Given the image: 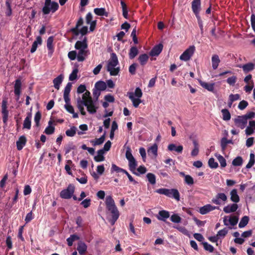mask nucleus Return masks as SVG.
Returning <instances> with one entry per match:
<instances>
[{"mask_svg": "<svg viewBox=\"0 0 255 255\" xmlns=\"http://www.w3.org/2000/svg\"><path fill=\"white\" fill-rule=\"evenodd\" d=\"M21 85V83L20 80L17 79L15 81L14 85V93L17 96L16 100L19 99V95L20 94Z\"/></svg>", "mask_w": 255, "mask_h": 255, "instance_id": "nucleus-22", "label": "nucleus"}, {"mask_svg": "<svg viewBox=\"0 0 255 255\" xmlns=\"http://www.w3.org/2000/svg\"><path fill=\"white\" fill-rule=\"evenodd\" d=\"M243 116L248 121V120L254 118L255 117V113L254 112H251L247 113L246 115H243Z\"/></svg>", "mask_w": 255, "mask_h": 255, "instance_id": "nucleus-62", "label": "nucleus"}, {"mask_svg": "<svg viewBox=\"0 0 255 255\" xmlns=\"http://www.w3.org/2000/svg\"><path fill=\"white\" fill-rule=\"evenodd\" d=\"M169 217V214L168 212L165 211H161L159 212L158 219L160 220H164Z\"/></svg>", "mask_w": 255, "mask_h": 255, "instance_id": "nucleus-42", "label": "nucleus"}, {"mask_svg": "<svg viewBox=\"0 0 255 255\" xmlns=\"http://www.w3.org/2000/svg\"><path fill=\"white\" fill-rule=\"evenodd\" d=\"M107 214L108 215V219L109 221L112 225H114L120 216L117 208L108 211Z\"/></svg>", "mask_w": 255, "mask_h": 255, "instance_id": "nucleus-6", "label": "nucleus"}, {"mask_svg": "<svg viewBox=\"0 0 255 255\" xmlns=\"http://www.w3.org/2000/svg\"><path fill=\"white\" fill-rule=\"evenodd\" d=\"M1 114L3 122L6 124L8 118V111L7 110V102L5 99L3 100L1 103Z\"/></svg>", "mask_w": 255, "mask_h": 255, "instance_id": "nucleus-10", "label": "nucleus"}, {"mask_svg": "<svg viewBox=\"0 0 255 255\" xmlns=\"http://www.w3.org/2000/svg\"><path fill=\"white\" fill-rule=\"evenodd\" d=\"M51 5V8L53 10H57L59 5L56 2H51V0H45L44 6L43 7L42 11L44 14H47L49 13L48 6Z\"/></svg>", "mask_w": 255, "mask_h": 255, "instance_id": "nucleus-9", "label": "nucleus"}, {"mask_svg": "<svg viewBox=\"0 0 255 255\" xmlns=\"http://www.w3.org/2000/svg\"><path fill=\"white\" fill-rule=\"evenodd\" d=\"M243 162V158L241 156H238L233 160L232 164L234 166H241Z\"/></svg>", "mask_w": 255, "mask_h": 255, "instance_id": "nucleus-46", "label": "nucleus"}, {"mask_svg": "<svg viewBox=\"0 0 255 255\" xmlns=\"http://www.w3.org/2000/svg\"><path fill=\"white\" fill-rule=\"evenodd\" d=\"M251 21L252 28L255 32V15L253 14L251 17Z\"/></svg>", "mask_w": 255, "mask_h": 255, "instance_id": "nucleus-64", "label": "nucleus"}, {"mask_svg": "<svg viewBox=\"0 0 255 255\" xmlns=\"http://www.w3.org/2000/svg\"><path fill=\"white\" fill-rule=\"evenodd\" d=\"M84 106L87 107V111L90 114H94L97 111V107L95 106L94 101L90 96V93L88 91H86L85 93L82 95V98L79 97L77 99V107L79 109L82 115H86V112L84 110Z\"/></svg>", "mask_w": 255, "mask_h": 255, "instance_id": "nucleus-1", "label": "nucleus"}, {"mask_svg": "<svg viewBox=\"0 0 255 255\" xmlns=\"http://www.w3.org/2000/svg\"><path fill=\"white\" fill-rule=\"evenodd\" d=\"M126 157L128 160L132 159L134 158L131 154V150L129 147H127V148Z\"/></svg>", "mask_w": 255, "mask_h": 255, "instance_id": "nucleus-58", "label": "nucleus"}, {"mask_svg": "<svg viewBox=\"0 0 255 255\" xmlns=\"http://www.w3.org/2000/svg\"><path fill=\"white\" fill-rule=\"evenodd\" d=\"M128 161L129 162V167L131 171H134L136 169L137 165L135 159L134 158H133L132 159H130Z\"/></svg>", "mask_w": 255, "mask_h": 255, "instance_id": "nucleus-47", "label": "nucleus"}, {"mask_svg": "<svg viewBox=\"0 0 255 255\" xmlns=\"http://www.w3.org/2000/svg\"><path fill=\"white\" fill-rule=\"evenodd\" d=\"M192 9L193 12L195 14L197 18H198L199 12L201 9L200 0H193L192 2Z\"/></svg>", "mask_w": 255, "mask_h": 255, "instance_id": "nucleus-13", "label": "nucleus"}, {"mask_svg": "<svg viewBox=\"0 0 255 255\" xmlns=\"http://www.w3.org/2000/svg\"><path fill=\"white\" fill-rule=\"evenodd\" d=\"M203 244L204 248L206 250L210 252H213L214 250V248L212 246L208 244L206 242L204 243Z\"/></svg>", "mask_w": 255, "mask_h": 255, "instance_id": "nucleus-59", "label": "nucleus"}, {"mask_svg": "<svg viewBox=\"0 0 255 255\" xmlns=\"http://www.w3.org/2000/svg\"><path fill=\"white\" fill-rule=\"evenodd\" d=\"M195 50V47L194 45L189 46L180 56V60L185 61L189 60L194 54Z\"/></svg>", "mask_w": 255, "mask_h": 255, "instance_id": "nucleus-7", "label": "nucleus"}, {"mask_svg": "<svg viewBox=\"0 0 255 255\" xmlns=\"http://www.w3.org/2000/svg\"><path fill=\"white\" fill-rule=\"evenodd\" d=\"M94 11L95 14L98 15H106V16H108V13L106 11V10L104 8H96L94 9Z\"/></svg>", "mask_w": 255, "mask_h": 255, "instance_id": "nucleus-37", "label": "nucleus"}, {"mask_svg": "<svg viewBox=\"0 0 255 255\" xmlns=\"http://www.w3.org/2000/svg\"><path fill=\"white\" fill-rule=\"evenodd\" d=\"M138 51L136 47H132L129 51V57L130 59L134 58L138 54Z\"/></svg>", "mask_w": 255, "mask_h": 255, "instance_id": "nucleus-40", "label": "nucleus"}, {"mask_svg": "<svg viewBox=\"0 0 255 255\" xmlns=\"http://www.w3.org/2000/svg\"><path fill=\"white\" fill-rule=\"evenodd\" d=\"M232 142V140H228L226 138H222V139L221 140V146H222V149L223 150H224L225 149V148L226 147L227 144L228 143H230Z\"/></svg>", "mask_w": 255, "mask_h": 255, "instance_id": "nucleus-55", "label": "nucleus"}, {"mask_svg": "<svg viewBox=\"0 0 255 255\" xmlns=\"http://www.w3.org/2000/svg\"><path fill=\"white\" fill-rule=\"evenodd\" d=\"M95 87L98 90H104L106 88V84L104 82L99 81L96 83Z\"/></svg>", "mask_w": 255, "mask_h": 255, "instance_id": "nucleus-39", "label": "nucleus"}, {"mask_svg": "<svg viewBox=\"0 0 255 255\" xmlns=\"http://www.w3.org/2000/svg\"><path fill=\"white\" fill-rule=\"evenodd\" d=\"M105 139V133H104L101 137L96 138L94 140H91V143L93 145L96 146L102 144Z\"/></svg>", "mask_w": 255, "mask_h": 255, "instance_id": "nucleus-31", "label": "nucleus"}, {"mask_svg": "<svg viewBox=\"0 0 255 255\" xmlns=\"http://www.w3.org/2000/svg\"><path fill=\"white\" fill-rule=\"evenodd\" d=\"M237 81V77L233 76L227 79V82L230 85H234Z\"/></svg>", "mask_w": 255, "mask_h": 255, "instance_id": "nucleus-57", "label": "nucleus"}, {"mask_svg": "<svg viewBox=\"0 0 255 255\" xmlns=\"http://www.w3.org/2000/svg\"><path fill=\"white\" fill-rule=\"evenodd\" d=\"M64 107L68 112L73 114V117L74 118H77L78 117V114L74 112V108L71 104L65 105Z\"/></svg>", "mask_w": 255, "mask_h": 255, "instance_id": "nucleus-33", "label": "nucleus"}, {"mask_svg": "<svg viewBox=\"0 0 255 255\" xmlns=\"http://www.w3.org/2000/svg\"><path fill=\"white\" fill-rule=\"evenodd\" d=\"M227 233L228 231L226 229H224L223 230H220L218 232L217 236H218V238L219 239L220 238H224L227 234Z\"/></svg>", "mask_w": 255, "mask_h": 255, "instance_id": "nucleus-56", "label": "nucleus"}, {"mask_svg": "<svg viewBox=\"0 0 255 255\" xmlns=\"http://www.w3.org/2000/svg\"><path fill=\"white\" fill-rule=\"evenodd\" d=\"M77 53L76 51H70L68 54V58L71 60H74L76 58V57L77 58Z\"/></svg>", "mask_w": 255, "mask_h": 255, "instance_id": "nucleus-52", "label": "nucleus"}, {"mask_svg": "<svg viewBox=\"0 0 255 255\" xmlns=\"http://www.w3.org/2000/svg\"><path fill=\"white\" fill-rule=\"evenodd\" d=\"M55 128L53 126H48L45 129V133L47 134H51L54 131Z\"/></svg>", "mask_w": 255, "mask_h": 255, "instance_id": "nucleus-60", "label": "nucleus"}, {"mask_svg": "<svg viewBox=\"0 0 255 255\" xmlns=\"http://www.w3.org/2000/svg\"><path fill=\"white\" fill-rule=\"evenodd\" d=\"M146 177L148 179V181L151 184H154L155 183L156 180H155V175L152 173H148L146 175Z\"/></svg>", "mask_w": 255, "mask_h": 255, "instance_id": "nucleus-49", "label": "nucleus"}, {"mask_svg": "<svg viewBox=\"0 0 255 255\" xmlns=\"http://www.w3.org/2000/svg\"><path fill=\"white\" fill-rule=\"evenodd\" d=\"M240 67H242L244 71L246 73H247L254 69V64L251 63H249L244 65L242 66H240Z\"/></svg>", "mask_w": 255, "mask_h": 255, "instance_id": "nucleus-34", "label": "nucleus"}, {"mask_svg": "<svg viewBox=\"0 0 255 255\" xmlns=\"http://www.w3.org/2000/svg\"><path fill=\"white\" fill-rule=\"evenodd\" d=\"M77 250L80 255H83L87 252V246L84 242L80 241L78 243Z\"/></svg>", "mask_w": 255, "mask_h": 255, "instance_id": "nucleus-15", "label": "nucleus"}, {"mask_svg": "<svg viewBox=\"0 0 255 255\" xmlns=\"http://www.w3.org/2000/svg\"><path fill=\"white\" fill-rule=\"evenodd\" d=\"M80 238L78 236L74 234L70 236L69 238L67 239V242L69 246H72L73 242L79 240Z\"/></svg>", "mask_w": 255, "mask_h": 255, "instance_id": "nucleus-35", "label": "nucleus"}, {"mask_svg": "<svg viewBox=\"0 0 255 255\" xmlns=\"http://www.w3.org/2000/svg\"><path fill=\"white\" fill-rule=\"evenodd\" d=\"M238 222V218L236 216H231L229 218V224L235 226Z\"/></svg>", "mask_w": 255, "mask_h": 255, "instance_id": "nucleus-51", "label": "nucleus"}, {"mask_svg": "<svg viewBox=\"0 0 255 255\" xmlns=\"http://www.w3.org/2000/svg\"><path fill=\"white\" fill-rule=\"evenodd\" d=\"M255 129V121H250L249 122V125L246 128L245 132L247 135H250L252 134L254 130Z\"/></svg>", "mask_w": 255, "mask_h": 255, "instance_id": "nucleus-19", "label": "nucleus"}, {"mask_svg": "<svg viewBox=\"0 0 255 255\" xmlns=\"http://www.w3.org/2000/svg\"><path fill=\"white\" fill-rule=\"evenodd\" d=\"M31 114L28 113L27 116L23 122V128L29 129L31 128Z\"/></svg>", "mask_w": 255, "mask_h": 255, "instance_id": "nucleus-30", "label": "nucleus"}, {"mask_svg": "<svg viewBox=\"0 0 255 255\" xmlns=\"http://www.w3.org/2000/svg\"><path fill=\"white\" fill-rule=\"evenodd\" d=\"M105 203L106 209L108 211L117 208L115 201L111 196H107Z\"/></svg>", "mask_w": 255, "mask_h": 255, "instance_id": "nucleus-14", "label": "nucleus"}, {"mask_svg": "<svg viewBox=\"0 0 255 255\" xmlns=\"http://www.w3.org/2000/svg\"><path fill=\"white\" fill-rule=\"evenodd\" d=\"M148 56L146 54L140 55L138 57V60L142 65H144L148 61Z\"/></svg>", "mask_w": 255, "mask_h": 255, "instance_id": "nucleus-36", "label": "nucleus"}, {"mask_svg": "<svg viewBox=\"0 0 255 255\" xmlns=\"http://www.w3.org/2000/svg\"><path fill=\"white\" fill-rule=\"evenodd\" d=\"M215 156L219 161L221 166L223 167H225L226 166V161L225 159L222 155L218 154H216Z\"/></svg>", "mask_w": 255, "mask_h": 255, "instance_id": "nucleus-45", "label": "nucleus"}, {"mask_svg": "<svg viewBox=\"0 0 255 255\" xmlns=\"http://www.w3.org/2000/svg\"><path fill=\"white\" fill-rule=\"evenodd\" d=\"M168 149L170 151L175 150L178 153H181L183 150V146L182 145L176 146L175 144L171 143L168 145Z\"/></svg>", "mask_w": 255, "mask_h": 255, "instance_id": "nucleus-26", "label": "nucleus"}, {"mask_svg": "<svg viewBox=\"0 0 255 255\" xmlns=\"http://www.w3.org/2000/svg\"><path fill=\"white\" fill-rule=\"evenodd\" d=\"M209 166L212 168H216L218 166L217 162L215 161V159L213 158H210L208 161Z\"/></svg>", "mask_w": 255, "mask_h": 255, "instance_id": "nucleus-50", "label": "nucleus"}, {"mask_svg": "<svg viewBox=\"0 0 255 255\" xmlns=\"http://www.w3.org/2000/svg\"><path fill=\"white\" fill-rule=\"evenodd\" d=\"M78 73V69L77 68L74 69L72 72L69 76V80L70 81H74L77 79V74Z\"/></svg>", "mask_w": 255, "mask_h": 255, "instance_id": "nucleus-48", "label": "nucleus"}, {"mask_svg": "<svg viewBox=\"0 0 255 255\" xmlns=\"http://www.w3.org/2000/svg\"><path fill=\"white\" fill-rule=\"evenodd\" d=\"M171 220L174 223H179L181 221V218L177 215H173L171 217Z\"/></svg>", "mask_w": 255, "mask_h": 255, "instance_id": "nucleus-63", "label": "nucleus"}, {"mask_svg": "<svg viewBox=\"0 0 255 255\" xmlns=\"http://www.w3.org/2000/svg\"><path fill=\"white\" fill-rule=\"evenodd\" d=\"M156 192L160 194L165 195L169 197H173L176 200L179 201L180 195L178 191L175 189H168L160 188L156 190Z\"/></svg>", "mask_w": 255, "mask_h": 255, "instance_id": "nucleus-5", "label": "nucleus"}, {"mask_svg": "<svg viewBox=\"0 0 255 255\" xmlns=\"http://www.w3.org/2000/svg\"><path fill=\"white\" fill-rule=\"evenodd\" d=\"M129 99L132 101L133 106L135 108L138 107L141 103L140 98L142 97V93L139 88L135 89L134 93L129 92L128 93Z\"/></svg>", "mask_w": 255, "mask_h": 255, "instance_id": "nucleus-4", "label": "nucleus"}, {"mask_svg": "<svg viewBox=\"0 0 255 255\" xmlns=\"http://www.w3.org/2000/svg\"><path fill=\"white\" fill-rule=\"evenodd\" d=\"M63 80V76L62 75H60L53 80V82L55 89L57 90L59 89L60 85L62 83Z\"/></svg>", "mask_w": 255, "mask_h": 255, "instance_id": "nucleus-23", "label": "nucleus"}, {"mask_svg": "<svg viewBox=\"0 0 255 255\" xmlns=\"http://www.w3.org/2000/svg\"><path fill=\"white\" fill-rule=\"evenodd\" d=\"M216 209V207L215 206H213L210 204H207L203 207H202L200 208L199 212L202 214H206L209 212L213 211Z\"/></svg>", "mask_w": 255, "mask_h": 255, "instance_id": "nucleus-17", "label": "nucleus"}, {"mask_svg": "<svg viewBox=\"0 0 255 255\" xmlns=\"http://www.w3.org/2000/svg\"><path fill=\"white\" fill-rule=\"evenodd\" d=\"M234 123L236 127L244 129L246 127L248 121L243 116H242L235 118Z\"/></svg>", "mask_w": 255, "mask_h": 255, "instance_id": "nucleus-11", "label": "nucleus"}, {"mask_svg": "<svg viewBox=\"0 0 255 255\" xmlns=\"http://www.w3.org/2000/svg\"><path fill=\"white\" fill-rule=\"evenodd\" d=\"M255 162V156L254 153H251L250 155V160L247 165H246L247 168H251L254 164Z\"/></svg>", "mask_w": 255, "mask_h": 255, "instance_id": "nucleus-43", "label": "nucleus"}, {"mask_svg": "<svg viewBox=\"0 0 255 255\" xmlns=\"http://www.w3.org/2000/svg\"><path fill=\"white\" fill-rule=\"evenodd\" d=\"M162 49L163 45L162 44H159L153 48L150 52L149 54L152 56H157L160 53Z\"/></svg>", "mask_w": 255, "mask_h": 255, "instance_id": "nucleus-16", "label": "nucleus"}, {"mask_svg": "<svg viewBox=\"0 0 255 255\" xmlns=\"http://www.w3.org/2000/svg\"><path fill=\"white\" fill-rule=\"evenodd\" d=\"M74 190V186L72 184H70L67 189L61 191L60 192V197L63 199H69L73 195Z\"/></svg>", "mask_w": 255, "mask_h": 255, "instance_id": "nucleus-8", "label": "nucleus"}, {"mask_svg": "<svg viewBox=\"0 0 255 255\" xmlns=\"http://www.w3.org/2000/svg\"><path fill=\"white\" fill-rule=\"evenodd\" d=\"M231 200L232 201L238 203L240 201V197L237 193V190L236 189H233L230 192Z\"/></svg>", "mask_w": 255, "mask_h": 255, "instance_id": "nucleus-24", "label": "nucleus"}, {"mask_svg": "<svg viewBox=\"0 0 255 255\" xmlns=\"http://www.w3.org/2000/svg\"><path fill=\"white\" fill-rule=\"evenodd\" d=\"M185 181L188 185H192L194 183L193 178L188 175H184Z\"/></svg>", "mask_w": 255, "mask_h": 255, "instance_id": "nucleus-53", "label": "nucleus"}, {"mask_svg": "<svg viewBox=\"0 0 255 255\" xmlns=\"http://www.w3.org/2000/svg\"><path fill=\"white\" fill-rule=\"evenodd\" d=\"M223 115V119L225 121H229L231 119V115L229 111L227 109H223L222 110Z\"/></svg>", "mask_w": 255, "mask_h": 255, "instance_id": "nucleus-44", "label": "nucleus"}, {"mask_svg": "<svg viewBox=\"0 0 255 255\" xmlns=\"http://www.w3.org/2000/svg\"><path fill=\"white\" fill-rule=\"evenodd\" d=\"M119 61L116 54H111V58L108 61L107 65V71L110 72L111 76H117L120 71V67L118 66Z\"/></svg>", "mask_w": 255, "mask_h": 255, "instance_id": "nucleus-3", "label": "nucleus"}, {"mask_svg": "<svg viewBox=\"0 0 255 255\" xmlns=\"http://www.w3.org/2000/svg\"><path fill=\"white\" fill-rule=\"evenodd\" d=\"M26 138L24 136H21L19 137L18 141L16 142V145L17 149L20 150L24 146L26 143Z\"/></svg>", "mask_w": 255, "mask_h": 255, "instance_id": "nucleus-28", "label": "nucleus"}, {"mask_svg": "<svg viewBox=\"0 0 255 255\" xmlns=\"http://www.w3.org/2000/svg\"><path fill=\"white\" fill-rule=\"evenodd\" d=\"M157 145L155 143L150 147L147 150V153L149 155L155 157L157 155Z\"/></svg>", "mask_w": 255, "mask_h": 255, "instance_id": "nucleus-21", "label": "nucleus"}, {"mask_svg": "<svg viewBox=\"0 0 255 255\" xmlns=\"http://www.w3.org/2000/svg\"><path fill=\"white\" fill-rule=\"evenodd\" d=\"M199 83L202 87L209 91H213L214 90V84L206 83L201 80L199 81Z\"/></svg>", "mask_w": 255, "mask_h": 255, "instance_id": "nucleus-29", "label": "nucleus"}, {"mask_svg": "<svg viewBox=\"0 0 255 255\" xmlns=\"http://www.w3.org/2000/svg\"><path fill=\"white\" fill-rule=\"evenodd\" d=\"M194 147L191 152V155L193 157H195L198 155L199 152V144L198 141L196 139H193L192 140Z\"/></svg>", "mask_w": 255, "mask_h": 255, "instance_id": "nucleus-18", "label": "nucleus"}, {"mask_svg": "<svg viewBox=\"0 0 255 255\" xmlns=\"http://www.w3.org/2000/svg\"><path fill=\"white\" fill-rule=\"evenodd\" d=\"M249 221V218L248 216L243 217L239 223V227L241 228L245 227L248 224Z\"/></svg>", "mask_w": 255, "mask_h": 255, "instance_id": "nucleus-41", "label": "nucleus"}, {"mask_svg": "<svg viewBox=\"0 0 255 255\" xmlns=\"http://www.w3.org/2000/svg\"><path fill=\"white\" fill-rule=\"evenodd\" d=\"M53 41V38L52 37H50L48 38L47 40V47L49 50L48 53V55L50 57L51 56L53 53V47H52V43Z\"/></svg>", "mask_w": 255, "mask_h": 255, "instance_id": "nucleus-32", "label": "nucleus"}, {"mask_svg": "<svg viewBox=\"0 0 255 255\" xmlns=\"http://www.w3.org/2000/svg\"><path fill=\"white\" fill-rule=\"evenodd\" d=\"M71 88H72V83H68L65 88L64 91V95L69 96V93L70 92Z\"/></svg>", "mask_w": 255, "mask_h": 255, "instance_id": "nucleus-54", "label": "nucleus"}, {"mask_svg": "<svg viewBox=\"0 0 255 255\" xmlns=\"http://www.w3.org/2000/svg\"><path fill=\"white\" fill-rule=\"evenodd\" d=\"M220 62V60L218 55H213L212 57V65L213 68L215 70L216 69L219 65V63Z\"/></svg>", "mask_w": 255, "mask_h": 255, "instance_id": "nucleus-25", "label": "nucleus"}, {"mask_svg": "<svg viewBox=\"0 0 255 255\" xmlns=\"http://www.w3.org/2000/svg\"><path fill=\"white\" fill-rule=\"evenodd\" d=\"M248 103L247 101L243 100L239 104L238 108L240 110H244L248 106Z\"/></svg>", "mask_w": 255, "mask_h": 255, "instance_id": "nucleus-61", "label": "nucleus"}, {"mask_svg": "<svg viewBox=\"0 0 255 255\" xmlns=\"http://www.w3.org/2000/svg\"><path fill=\"white\" fill-rule=\"evenodd\" d=\"M238 208V206L237 204H232L225 206L223 208V211L226 213H230L235 212Z\"/></svg>", "mask_w": 255, "mask_h": 255, "instance_id": "nucleus-20", "label": "nucleus"}, {"mask_svg": "<svg viewBox=\"0 0 255 255\" xmlns=\"http://www.w3.org/2000/svg\"><path fill=\"white\" fill-rule=\"evenodd\" d=\"M77 52V60L79 62L84 61L88 54V45L86 38L83 41H78L75 45Z\"/></svg>", "mask_w": 255, "mask_h": 255, "instance_id": "nucleus-2", "label": "nucleus"}, {"mask_svg": "<svg viewBox=\"0 0 255 255\" xmlns=\"http://www.w3.org/2000/svg\"><path fill=\"white\" fill-rule=\"evenodd\" d=\"M227 200V197L225 194L220 193H218L215 197L212 199V202L216 205H220L221 204V201L225 202Z\"/></svg>", "mask_w": 255, "mask_h": 255, "instance_id": "nucleus-12", "label": "nucleus"}, {"mask_svg": "<svg viewBox=\"0 0 255 255\" xmlns=\"http://www.w3.org/2000/svg\"><path fill=\"white\" fill-rule=\"evenodd\" d=\"M83 23V19L82 17H80L76 25V27L71 29V31L76 36L78 35L79 34L78 31V28L79 26L82 25Z\"/></svg>", "mask_w": 255, "mask_h": 255, "instance_id": "nucleus-27", "label": "nucleus"}, {"mask_svg": "<svg viewBox=\"0 0 255 255\" xmlns=\"http://www.w3.org/2000/svg\"><path fill=\"white\" fill-rule=\"evenodd\" d=\"M76 130L77 128L75 127H72L70 129L66 131V134L68 136L73 137L76 134Z\"/></svg>", "mask_w": 255, "mask_h": 255, "instance_id": "nucleus-38", "label": "nucleus"}]
</instances>
